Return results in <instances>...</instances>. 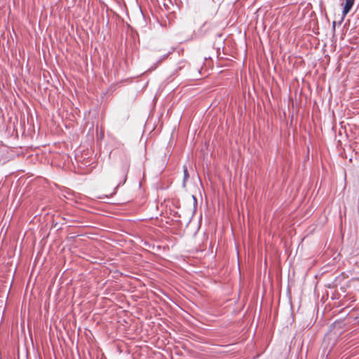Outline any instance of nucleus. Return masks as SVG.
<instances>
[{
    "mask_svg": "<svg viewBox=\"0 0 359 359\" xmlns=\"http://www.w3.org/2000/svg\"><path fill=\"white\" fill-rule=\"evenodd\" d=\"M183 172H184V179H183L182 185H183L184 187H185L186 181L189 177V172H188L187 168L185 165L183 167Z\"/></svg>",
    "mask_w": 359,
    "mask_h": 359,
    "instance_id": "f03ea898",
    "label": "nucleus"
},
{
    "mask_svg": "<svg viewBox=\"0 0 359 359\" xmlns=\"http://www.w3.org/2000/svg\"><path fill=\"white\" fill-rule=\"evenodd\" d=\"M355 0H346L345 4L343 8L342 11V18L341 20H344V17L347 15V13L350 11L351 9Z\"/></svg>",
    "mask_w": 359,
    "mask_h": 359,
    "instance_id": "f257e3e1",
    "label": "nucleus"
}]
</instances>
